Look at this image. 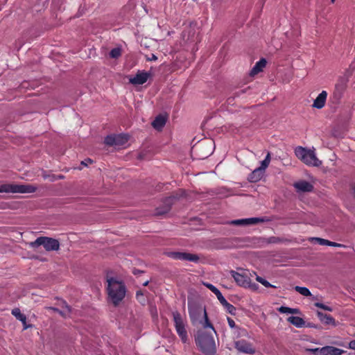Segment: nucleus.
<instances>
[{"instance_id": "obj_1", "label": "nucleus", "mask_w": 355, "mask_h": 355, "mask_svg": "<svg viewBox=\"0 0 355 355\" xmlns=\"http://www.w3.org/2000/svg\"><path fill=\"white\" fill-rule=\"evenodd\" d=\"M209 329H198L196 336V343L204 355H213L216 353V347L213 334Z\"/></svg>"}, {"instance_id": "obj_2", "label": "nucleus", "mask_w": 355, "mask_h": 355, "mask_svg": "<svg viewBox=\"0 0 355 355\" xmlns=\"http://www.w3.org/2000/svg\"><path fill=\"white\" fill-rule=\"evenodd\" d=\"M107 291L108 298L115 306L118 305L125 297L126 288L124 283L111 277L107 280Z\"/></svg>"}, {"instance_id": "obj_3", "label": "nucleus", "mask_w": 355, "mask_h": 355, "mask_svg": "<svg viewBox=\"0 0 355 355\" xmlns=\"http://www.w3.org/2000/svg\"><path fill=\"white\" fill-rule=\"evenodd\" d=\"M189 317L193 325L199 327V329H209L211 332L214 328L208 319L205 309L200 306H193L189 309Z\"/></svg>"}, {"instance_id": "obj_4", "label": "nucleus", "mask_w": 355, "mask_h": 355, "mask_svg": "<svg viewBox=\"0 0 355 355\" xmlns=\"http://www.w3.org/2000/svg\"><path fill=\"white\" fill-rule=\"evenodd\" d=\"M296 157L308 166H318L321 162L316 157L314 150L297 146L295 149Z\"/></svg>"}, {"instance_id": "obj_5", "label": "nucleus", "mask_w": 355, "mask_h": 355, "mask_svg": "<svg viewBox=\"0 0 355 355\" xmlns=\"http://www.w3.org/2000/svg\"><path fill=\"white\" fill-rule=\"evenodd\" d=\"M36 190V187L32 184H8L0 186V193H31Z\"/></svg>"}, {"instance_id": "obj_6", "label": "nucleus", "mask_w": 355, "mask_h": 355, "mask_svg": "<svg viewBox=\"0 0 355 355\" xmlns=\"http://www.w3.org/2000/svg\"><path fill=\"white\" fill-rule=\"evenodd\" d=\"M230 274L237 285L244 288H251L252 289H257L258 288L257 284L251 283L247 272L243 271L242 272H239L231 270Z\"/></svg>"}, {"instance_id": "obj_7", "label": "nucleus", "mask_w": 355, "mask_h": 355, "mask_svg": "<svg viewBox=\"0 0 355 355\" xmlns=\"http://www.w3.org/2000/svg\"><path fill=\"white\" fill-rule=\"evenodd\" d=\"M173 316L177 334L181 338L182 341L184 343H186L188 340V334L185 328V322L181 314L177 311L173 313Z\"/></svg>"}, {"instance_id": "obj_8", "label": "nucleus", "mask_w": 355, "mask_h": 355, "mask_svg": "<svg viewBox=\"0 0 355 355\" xmlns=\"http://www.w3.org/2000/svg\"><path fill=\"white\" fill-rule=\"evenodd\" d=\"M129 139V136L125 134L108 135L105 139V143L108 146L116 148H125Z\"/></svg>"}, {"instance_id": "obj_9", "label": "nucleus", "mask_w": 355, "mask_h": 355, "mask_svg": "<svg viewBox=\"0 0 355 355\" xmlns=\"http://www.w3.org/2000/svg\"><path fill=\"white\" fill-rule=\"evenodd\" d=\"M166 254L176 260H182V261H188L194 263L198 262L200 258L196 254H191L187 252H167Z\"/></svg>"}, {"instance_id": "obj_10", "label": "nucleus", "mask_w": 355, "mask_h": 355, "mask_svg": "<svg viewBox=\"0 0 355 355\" xmlns=\"http://www.w3.org/2000/svg\"><path fill=\"white\" fill-rule=\"evenodd\" d=\"M37 245H43L48 250H58L60 247L59 242L56 239L49 237H39L35 241Z\"/></svg>"}, {"instance_id": "obj_11", "label": "nucleus", "mask_w": 355, "mask_h": 355, "mask_svg": "<svg viewBox=\"0 0 355 355\" xmlns=\"http://www.w3.org/2000/svg\"><path fill=\"white\" fill-rule=\"evenodd\" d=\"M234 347L238 352L245 354H253L255 350L252 344L245 340H239L234 342Z\"/></svg>"}, {"instance_id": "obj_12", "label": "nucleus", "mask_w": 355, "mask_h": 355, "mask_svg": "<svg viewBox=\"0 0 355 355\" xmlns=\"http://www.w3.org/2000/svg\"><path fill=\"white\" fill-rule=\"evenodd\" d=\"M149 77V73L144 71H139L135 76L129 78V82L135 85H143L148 80Z\"/></svg>"}, {"instance_id": "obj_13", "label": "nucleus", "mask_w": 355, "mask_h": 355, "mask_svg": "<svg viewBox=\"0 0 355 355\" xmlns=\"http://www.w3.org/2000/svg\"><path fill=\"white\" fill-rule=\"evenodd\" d=\"M265 220L262 218H243V219H238V220H234L230 222V224L235 225H254L259 223L264 222Z\"/></svg>"}, {"instance_id": "obj_14", "label": "nucleus", "mask_w": 355, "mask_h": 355, "mask_svg": "<svg viewBox=\"0 0 355 355\" xmlns=\"http://www.w3.org/2000/svg\"><path fill=\"white\" fill-rule=\"evenodd\" d=\"M304 350L313 355H333L332 346H325L321 348H305Z\"/></svg>"}, {"instance_id": "obj_15", "label": "nucleus", "mask_w": 355, "mask_h": 355, "mask_svg": "<svg viewBox=\"0 0 355 355\" xmlns=\"http://www.w3.org/2000/svg\"><path fill=\"white\" fill-rule=\"evenodd\" d=\"M327 98V92L326 91H322L313 101L312 107L318 110L323 108L325 105Z\"/></svg>"}, {"instance_id": "obj_16", "label": "nucleus", "mask_w": 355, "mask_h": 355, "mask_svg": "<svg viewBox=\"0 0 355 355\" xmlns=\"http://www.w3.org/2000/svg\"><path fill=\"white\" fill-rule=\"evenodd\" d=\"M347 80L346 78H341L338 80V83L336 85V91H334V100L336 98H340L343 94L346 86Z\"/></svg>"}, {"instance_id": "obj_17", "label": "nucleus", "mask_w": 355, "mask_h": 355, "mask_svg": "<svg viewBox=\"0 0 355 355\" xmlns=\"http://www.w3.org/2000/svg\"><path fill=\"white\" fill-rule=\"evenodd\" d=\"M267 64V61L265 58L260 59L257 62H256L255 65L252 67L250 71V75L253 76L258 74L259 72L262 71L263 69L266 67Z\"/></svg>"}, {"instance_id": "obj_18", "label": "nucleus", "mask_w": 355, "mask_h": 355, "mask_svg": "<svg viewBox=\"0 0 355 355\" xmlns=\"http://www.w3.org/2000/svg\"><path fill=\"white\" fill-rule=\"evenodd\" d=\"M294 187L297 191L304 192L311 191L313 189L312 184L306 181L297 182L294 184Z\"/></svg>"}, {"instance_id": "obj_19", "label": "nucleus", "mask_w": 355, "mask_h": 355, "mask_svg": "<svg viewBox=\"0 0 355 355\" xmlns=\"http://www.w3.org/2000/svg\"><path fill=\"white\" fill-rule=\"evenodd\" d=\"M263 172L261 169L259 168H255L248 176V180L250 182H257L259 181L262 177Z\"/></svg>"}, {"instance_id": "obj_20", "label": "nucleus", "mask_w": 355, "mask_h": 355, "mask_svg": "<svg viewBox=\"0 0 355 355\" xmlns=\"http://www.w3.org/2000/svg\"><path fill=\"white\" fill-rule=\"evenodd\" d=\"M166 122V117L162 115H159L153 121L152 125L156 130H161L165 125Z\"/></svg>"}, {"instance_id": "obj_21", "label": "nucleus", "mask_w": 355, "mask_h": 355, "mask_svg": "<svg viewBox=\"0 0 355 355\" xmlns=\"http://www.w3.org/2000/svg\"><path fill=\"white\" fill-rule=\"evenodd\" d=\"M12 313L13 315L16 317L17 320L21 321L24 324V329H26L29 326L26 324V317L24 314L21 313L19 309H14L12 311Z\"/></svg>"}, {"instance_id": "obj_22", "label": "nucleus", "mask_w": 355, "mask_h": 355, "mask_svg": "<svg viewBox=\"0 0 355 355\" xmlns=\"http://www.w3.org/2000/svg\"><path fill=\"white\" fill-rule=\"evenodd\" d=\"M288 321L296 327H302L304 325V321L302 318L298 316H290Z\"/></svg>"}, {"instance_id": "obj_23", "label": "nucleus", "mask_w": 355, "mask_h": 355, "mask_svg": "<svg viewBox=\"0 0 355 355\" xmlns=\"http://www.w3.org/2000/svg\"><path fill=\"white\" fill-rule=\"evenodd\" d=\"M309 240L312 243H317V244H319V245H321L333 246V242L332 241H328V240H326V239H321V238H318V237H311V238L309 239Z\"/></svg>"}, {"instance_id": "obj_24", "label": "nucleus", "mask_w": 355, "mask_h": 355, "mask_svg": "<svg viewBox=\"0 0 355 355\" xmlns=\"http://www.w3.org/2000/svg\"><path fill=\"white\" fill-rule=\"evenodd\" d=\"M294 289L299 293L300 295L304 297H311L312 300L315 299L309 289L306 287L296 286L294 287Z\"/></svg>"}, {"instance_id": "obj_25", "label": "nucleus", "mask_w": 355, "mask_h": 355, "mask_svg": "<svg viewBox=\"0 0 355 355\" xmlns=\"http://www.w3.org/2000/svg\"><path fill=\"white\" fill-rule=\"evenodd\" d=\"M278 311L280 312L281 313H286V314H288V313L294 314V313H299V310L297 309H292V308L284 306H282L279 308H278Z\"/></svg>"}, {"instance_id": "obj_26", "label": "nucleus", "mask_w": 355, "mask_h": 355, "mask_svg": "<svg viewBox=\"0 0 355 355\" xmlns=\"http://www.w3.org/2000/svg\"><path fill=\"white\" fill-rule=\"evenodd\" d=\"M317 315L320 321L324 323L329 324L330 322L331 321V318L329 316H328L326 313H324L320 311H318L317 312Z\"/></svg>"}, {"instance_id": "obj_27", "label": "nucleus", "mask_w": 355, "mask_h": 355, "mask_svg": "<svg viewBox=\"0 0 355 355\" xmlns=\"http://www.w3.org/2000/svg\"><path fill=\"white\" fill-rule=\"evenodd\" d=\"M63 304L64 305V311H59L58 309L54 308L53 309L54 311L59 312L61 315H64V317L67 316L70 312H71V308L69 305L67 304L65 302H63Z\"/></svg>"}, {"instance_id": "obj_28", "label": "nucleus", "mask_w": 355, "mask_h": 355, "mask_svg": "<svg viewBox=\"0 0 355 355\" xmlns=\"http://www.w3.org/2000/svg\"><path fill=\"white\" fill-rule=\"evenodd\" d=\"M121 55V50L120 48H114L110 52V56L112 58H118Z\"/></svg>"}, {"instance_id": "obj_29", "label": "nucleus", "mask_w": 355, "mask_h": 355, "mask_svg": "<svg viewBox=\"0 0 355 355\" xmlns=\"http://www.w3.org/2000/svg\"><path fill=\"white\" fill-rule=\"evenodd\" d=\"M223 306L226 309L227 312H229L231 314H234L236 308L232 304L227 302L226 304L223 305Z\"/></svg>"}, {"instance_id": "obj_30", "label": "nucleus", "mask_w": 355, "mask_h": 355, "mask_svg": "<svg viewBox=\"0 0 355 355\" xmlns=\"http://www.w3.org/2000/svg\"><path fill=\"white\" fill-rule=\"evenodd\" d=\"M315 306L316 307L322 309H323L324 311H331V310H332L331 307H330V306H329L327 305L323 304L322 303H320V302L315 303Z\"/></svg>"}, {"instance_id": "obj_31", "label": "nucleus", "mask_w": 355, "mask_h": 355, "mask_svg": "<svg viewBox=\"0 0 355 355\" xmlns=\"http://www.w3.org/2000/svg\"><path fill=\"white\" fill-rule=\"evenodd\" d=\"M203 284L209 288L210 291H211L214 294L217 293L218 291H220L216 286H214L213 284L210 283H203Z\"/></svg>"}, {"instance_id": "obj_32", "label": "nucleus", "mask_w": 355, "mask_h": 355, "mask_svg": "<svg viewBox=\"0 0 355 355\" xmlns=\"http://www.w3.org/2000/svg\"><path fill=\"white\" fill-rule=\"evenodd\" d=\"M218 300V301L220 302V304L223 306L226 302H227L226 299L223 297L220 291H218L217 293L215 294Z\"/></svg>"}, {"instance_id": "obj_33", "label": "nucleus", "mask_w": 355, "mask_h": 355, "mask_svg": "<svg viewBox=\"0 0 355 355\" xmlns=\"http://www.w3.org/2000/svg\"><path fill=\"white\" fill-rule=\"evenodd\" d=\"M268 165H269V163L263 159L261 162V166H259V168L260 169H261L263 171H264L266 169V168L268 166Z\"/></svg>"}, {"instance_id": "obj_34", "label": "nucleus", "mask_w": 355, "mask_h": 355, "mask_svg": "<svg viewBox=\"0 0 355 355\" xmlns=\"http://www.w3.org/2000/svg\"><path fill=\"white\" fill-rule=\"evenodd\" d=\"M227 322H228V324L229 326L231 327V328H234L236 327V324H235V322L234 321L233 319H232L231 318H227Z\"/></svg>"}, {"instance_id": "obj_35", "label": "nucleus", "mask_w": 355, "mask_h": 355, "mask_svg": "<svg viewBox=\"0 0 355 355\" xmlns=\"http://www.w3.org/2000/svg\"><path fill=\"white\" fill-rule=\"evenodd\" d=\"M262 285H263L266 288L269 287H273L275 288V286L272 285L270 282H268L267 280H265V282H262Z\"/></svg>"}, {"instance_id": "obj_36", "label": "nucleus", "mask_w": 355, "mask_h": 355, "mask_svg": "<svg viewBox=\"0 0 355 355\" xmlns=\"http://www.w3.org/2000/svg\"><path fill=\"white\" fill-rule=\"evenodd\" d=\"M148 61H155L157 60V57L155 54H151L150 57L146 58Z\"/></svg>"}, {"instance_id": "obj_37", "label": "nucleus", "mask_w": 355, "mask_h": 355, "mask_svg": "<svg viewBox=\"0 0 355 355\" xmlns=\"http://www.w3.org/2000/svg\"><path fill=\"white\" fill-rule=\"evenodd\" d=\"M92 162H93V161L91 159H85V161H83L81 162V164H83L84 166H88L89 164H92Z\"/></svg>"}, {"instance_id": "obj_38", "label": "nucleus", "mask_w": 355, "mask_h": 355, "mask_svg": "<svg viewBox=\"0 0 355 355\" xmlns=\"http://www.w3.org/2000/svg\"><path fill=\"white\" fill-rule=\"evenodd\" d=\"M279 241V239L278 238H277V237H270L269 239V242L270 243H277Z\"/></svg>"}, {"instance_id": "obj_39", "label": "nucleus", "mask_w": 355, "mask_h": 355, "mask_svg": "<svg viewBox=\"0 0 355 355\" xmlns=\"http://www.w3.org/2000/svg\"><path fill=\"white\" fill-rule=\"evenodd\" d=\"M349 347L350 349H355V340L349 342Z\"/></svg>"}, {"instance_id": "obj_40", "label": "nucleus", "mask_w": 355, "mask_h": 355, "mask_svg": "<svg viewBox=\"0 0 355 355\" xmlns=\"http://www.w3.org/2000/svg\"><path fill=\"white\" fill-rule=\"evenodd\" d=\"M256 280L262 284V282H265L266 279L262 278L261 277L257 275Z\"/></svg>"}, {"instance_id": "obj_41", "label": "nucleus", "mask_w": 355, "mask_h": 355, "mask_svg": "<svg viewBox=\"0 0 355 355\" xmlns=\"http://www.w3.org/2000/svg\"><path fill=\"white\" fill-rule=\"evenodd\" d=\"M264 160H266V162H268L270 164V153H268V154L266 155Z\"/></svg>"}, {"instance_id": "obj_42", "label": "nucleus", "mask_w": 355, "mask_h": 355, "mask_svg": "<svg viewBox=\"0 0 355 355\" xmlns=\"http://www.w3.org/2000/svg\"><path fill=\"white\" fill-rule=\"evenodd\" d=\"M341 350L340 349L334 347V355H340Z\"/></svg>"}, {"instance_id": "obj_43", "label": "nucleus", "mask_w": 355, "mask_h": 355, "mask_svg": "<svg viewBox=\"0 0 355 355\" xmlns=\"http://www.w3.org/2000/svg\"><path fill=\"white\" fill-rule=\"evenodd\" d=\"M340 246H341V245H340V244H339V243H337L334 242V248H335V247H340Z\"/></svg>"}, {"instance_id": "obj_44", "label": "nucleus", "mask_w": 355, "mask_h": 355, "mask_svg": "<svg viewBox=\"0 0 355 355\" xmlns=\"http://www.w3.org/2000/svg\"><path fill=\"white\" fill-rule=\"evenodd\" d=\"M352 190H353L354 195L355 196V184L352 186Z\"/></svg>"}, {"instance_id": "obj_45", "label": "nucleus", "mask_w": 355, "mask_h": 355, "mask_svg": "<svg viewBox=\"0 0 355 355\" xmlns=\"http://www.w3.org/2000/svg\"><path fill=\"white\" fill-rule=\"evenodd\" d=\"M148 281H146V282H144V286H147V285H148Z\"/></svg>"}, {"instance_id": "obj_46", "label": "nucleus", "mask_w": 355, "mask_h": 355, "mask_svg": "<svg viewBox=\"0 0 355 355\" xmlns=\"http://www.w3.org/2000/svg\"><path fill=\"white\" fill-rule=\"evenodd\" d=\"M333 2V0H331Z\"/></svg>"}]
</instances>
